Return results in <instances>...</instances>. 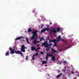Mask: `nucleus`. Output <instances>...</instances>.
Masks as SVG:
<instances>
[{"mask_svg":"<svg viewBox=\"0 0 79 79\" xmlns=\"http://www.w3.org/2000/svg\"><path fill=\"white\" fill-rule=\"evenodd\" d=\"M52 57V58L51 59V61H53V62H54L55 61V56H53L52 55V56H51Z\"/></svg>","mask_w":79,"mask_h":79,"instance_id":"nucleus-8","label":"nucleus"},{"mask_svg":"<svg viewBox=\"0 0 79 79\" xmlns=\"http://www.w3.org/2000/svg\"><path fill=\"white\" fill-rule=\"evenodd\" d=\"M45 31H48L49 29L48 28H45Z\"/></svg>","mask_w":79,"mask_h":79,"instance_id":"nucleus-25","label":"nucleus"},{"mask_svg":"<svg viewBox=\"0 0 79 79\" xmlns=\"http://www.w3.org/2000/svg\"><path fill=\"white\" fill-rule=\"evenodd\" d=\"M28 59V56H27L26 57V58H25L26 60H27Z\"/></svg>","mask_w":79,"mask_h":79,"instance_id":"nucleus-31","label":"nucleus"},{"mask_svg":"<svg viewBox=\"0 0 79 79\" xmlns=\"http://www.w3.org/2000/svg\"><path fill=\"white\" fill-rule=\"evenodd\" d=\"M35 54H34V55H33V57H34V58H35Z\"/></svg>","mask_w":79,"mask_h":79,"instance_id":"nucleus-36","label":"nucleus"},{"mask_svg":"<svg viewBox=\"0 0 79 79\" xmlns=\"http://www.w3.org/2000/svg\"><path fill=\"white\" fill-rule=\"evenodd\" d=\"M51 36H52V35H51Z\"/></svg>","mask_w":79,"mask_h":79,"instance_id":"nucleus-48","label":"nucleus"},{"mask_svg":"<svg viewBox=\"0 0 79 79\" xmlns=\"http://www.w3.org/2000/svg\"><path fill=\"white\" fill-rule=\"evenodd\" d=\"M49 40V44H50V43H52V42H55V39H52V40Z\"/></svg>","mask_w":79,"mask_h":79,"instance_id":"nucleus-9","label":"nucleus"},{"mask_svg":"<svg viewBox=\"0 0 79 79\" xmlns=\"http://www.w3.org/2000/svg\"><path fill=\"white\" fill-rule=\"evenodd\" d=\"M40 54H42V55H44V53L43 52H41L40 53Z\"/></svg>","mask_w":79,"mask_h":79,"instance_id":"nucleus-32","label":"nucleus"},{"mask_svg":"<svg viewBox=\"0 0 79 79\" xmlns=\"http://www.w3.org/2000/svg\"><path fill=\"white\" fill-rule=\"evenodd\" d=\"M37 32H38L37 30H35L33 31V35L31 38V40H33V39L35 40L33 41V44L35 45L37 44H39L40 42L39 41H36L37 40V37H38V36L36 35Z\"/></svg>","mask_w":79,"mask_h":79,"instance_id":"nucleus-1","label":"nucleus"},{"mask_svg":"<svg viewBox=\"0 0 79 79\" xmlns=\"http://www.w3.org/2000/svg\"><path fill=\"white\" fill-rule=\"evenodd\" d=\"M9 55V52H7L6 53V56H8Z\"/></svg>","mask_w":79,"mask_h":79,"instance_id":"nucleus-24","label":"nucleus"},{"mask_svg":"<svg viewBox=\"0 0 79 79\" xmlns=\"http://www.w3.org/2000/svg\"><path fill=\"white\" fill-rule=\"evenodd\" d=\"M68 43L67 41H66L65 44L63 46L62 48V50H64V49H66V48H68Z\"/></svg>","mask_w":79,"mask_h":79,"instance_id":"nucleus-3","label":"nucleus"},{"mask_svg":"<svg viewBox=\"0 0 79 79\" xmlns=\"http://www.w3.org/2000/svg\"><path fill=\"white\" fill-rule=\"evenodd\" d=\"M71 74V73H69V72L68 73H67V76H70V75Z\"/></svg>","mask_w":79,"mask_h":79,"instance_id":"nucleus-29","label":"nucleus"},{"mask_svg":"<svg viewBox=\"0 0 79 79\" xmlns=\"http://www.w3.org/2000/svg\"><path fill=\"white\" fill-rule=\"evenodd\" d=\"M48 56H53V54H47V56H46V60H48Z\"/></svg>","mask_w":79,"mask_h":79,"instance_id":"nucleus-5","label":"nucleus"},{"mask_svg":"<svg viewBox=\"0 0 79 79\" xmlns=\"http://www.w3.org/2000/svg\"><path fill=\"white\" fill-rule=\"evenodd\" d=\"M15 52V53L16 54H20V55H22L23 54V53L21 52V51H16V50H14Z\"/></svg>","mask_w":79,"mask_h":79,"instance_id":"nucleus-7","label":"nucleus"},{"mask_svg":"<svg viewBox=\"0 0 79 79\" xmlns=\"http://www.w3.org/2000/svg\"><path fill=\"white\" fill-rule=\"evenodd\" d=\"M56 28H52L50 31V33L52 34V33H56Z\"/></svg>","mask_w":79,"mask_h":79,"instance_id":"nucleus-2","label":"nucleus"},{"mask_svg":"<svg viewBox=\"0 0 79 79\" xmlns=\"http://www.w3.org/2000/svg\"><path fill=\"white\" fill-rule=\"evenodd\" d=\"M64 68H65V69H66V67H64Z\"/></svg>","mask_w":79,"mask_h":79,"instance_id":"nucleus-47","label":"nucleus"},{"mask_svg":"<svg viewBox=\"0 0 79 79\" xmlns=\"http://www.w3.org/2000/svg\"><path fill=\"white\" fill-rule=\"evenodd\" d=\"M38 54H39V53L37 52L35 54V56H37V55H38Z\"/></svg>","mask_w":79,"mask_h":79,"instance_id":"nucleus-28","label":"nucleus"},{"mask_svg":"<svg viewBox=\"0 0 79 79\" xmlns=\"http://www.w3.org/2000/svg\"><path fill=\"white\" fill-rule=\"evenodd\" d=\"M46 51L48 52V51H49L50 50V46H46Z\"/></svg>","mask_w":79,"mask_h":79,"instance_id":"nucleus-10","label":"nucleus"},{"mask_svg":"<svg viewBox=\"0 0 79 79\" xmlns=\"http://www.w3.org/2000/svg\"><path fill=\"white\" fill-rule=\"evenodd\" d=\"M47 38H48V40H49V39H50V38H49V36H47Z\"/></svg>","mask_w":79,"mask_h":79,"instance_id":"nucleus-39","label":"nucleus"},{"mask_svg":"<svg viewBox=\"0 0 79 79\" xmlns=\"http://www.w3.org/2000/svg\"><path fill=\"white\" fill-rule=\"evenodd\" d=\"M39 49H40V48H38L37 49V50H39Z\"/></svg>","mask_w":79,"mask_h":79,"instance_id":"nucleus-38","label":"nucleus"},{"mask_svg":"<svg viewBox=\"0 0 79 79\" xmlns=\"http://www.w3.org/2000/svg\"><path fill=\"white\" fill-rule=\"evenodd\" d=\"M10 53L11 54H14V53H15V51H14V50L11 47L10 48Z\"/></svg>","mask_w":79,"mask_h":79,"instance_id":"nucleus-6","label":"nucleus"},{"mask_svg":"<svg viewBox=\"0 0 79 79\" xmlns=\"http://www.w3.org/2000/svg\"><path fill=\"white\" fill-rule=\"evenodd\" d=\"M71 73L72 74H74V72H73L72 71V72H71Z\"/></svg>","mask_w":79,"mask_h":79,"instance_id":"nucleus-40","label":"nucleus"},{"mask_svg":"<svg viewBox=\"0 0 79 79\" xmlns=\"http://www.w3.org/2000/svg\"><path fill=\"white\" fill-rule=\"evenodd\" d=\"M61 40V35H60L57 38V42H60Z\"/></svg>","mask_w":79,"mask_h":79,"instance_id":"nucleus-11","label":"nucleus"},{"mask_svg":"<svg viewBox=\"0 0 79 79\" xmlns=\"http://www.w3.org/2000/svg\"><path fill=\"white\" fill-rule=\"evenodd\" d=\"M65 69H64L63 70V72H64L65 71Z\"/></svg>","mask_w":79,"mask_h":79,"instance_id":"nucleus-45","label":"nucleus"},{"mask_svg":"<svg viewBox=\"0 0 79 79\" xmlns=\"http://www.w3.org/2000/svg\"><path fill=\"white\" fill-rule=\"evenodd\" d=\"M40 45H37V47H39V46H40Z\"/></svg>","mask_w":79,"mask_h":79,"instance_id":"nucleus-43","label":"nucleus"},{"mask_svg":"<svg viewBox=\"0 0 79 79\" xmlns=\"http://www.w3.org/2000/svg\"><path fill=\"white\" fill-rule=\"evenodd\" d=\"M53 45V44H49V46L50 47H51L50 46H52Z\"/></svg>","mask_w":79,"mask_h":79,"instance_id":"nucleus-26","label":"nucleus"},{"mask_svg":"<svg viewBox=\"0 0 79 79\" xmlns=\"http://www.w3.org/2000/svg\"><path fill=\"white\" fill-rule=\"evenodd\" d=\"M44 39H45L44 37H42V38H40V41H43V40H44Z\"/></svg>","mask_w":79,"mask_h":79,"instance_id":"nucleus-23","label":"nucleus"},{"mask_svg":"<svg viewBox=\"0 0 79 79\" xmlns=\"http://www.w3.org/2000/svg\"><path fill=\"white\" fill-rule=\"evenodd\" d=\"M47 27H48V26H47Z\"/></svg>","mask_w":79,"mask_h":79,"instance_id":"nucleus-50","label":"nucleus"},{"mask_svg":"<svg viewBox=\"0 0 79 79\" xmlns=\"http://www.w3.org/2000/svg\"><path fill=\"white\" fill-rule=\"evenodd\" d=\"M26 41L27 43V44H30V42H29V41L28 40V38H26Z\"/></svg>","mask_w":79,"mask_h":79,"instance_id":"nucleus-19","label":"nucleus"},{"mask_svg":"<svg viewBox=\"0 0 79 79\" xmlns=\"http://www.w3.org/2000/svg\"><path fill=\"white\" fill-rule=\"evenodd\" d=\"M56 32H60V27H58L56 29Z\"/></svg>","mask_w":79,"mask_h":79,"instance_id":"nucleus-22","label":"nucleus"},{"mask_svg":"<svg viewBox=\"0 0 79 79\" xmlns=\"http://www.w3.org/2000/svg\"><path fill=\"white\" fill-rule=\"evenodd\" d=\"M62 74H63L62 73H60L58 75V76H56L57 78H59L60 77H61V76H62Z\"/></svg>","mask_w":79,"mask_h":79,"instance_id":"nucleus-13","label":"nucleus"},{"mask_svg":"<svg viewBox=\"0 0 79 79\" xmlns=\"http://www.w3.org/2000/svg\"><path fill=\"white\" fill-rule=\"evenodd\" d=\"M59 72H60V71L59 70Z\"/></svg>","mask_w":79,"mask_h":79,"instance_id":"nucleus-49","label":"nucleus"},{"mask_svg":"<svg viewBox=\"0 0 79 79\" xmlns=\"http://www.w3.org/2000/svg\"><path fill=\"white\" fill-rule=\"evenodd\" d=\"M47 42H48V41H45V42H44L42 44V47H43V46H44V45H45L46 44V43H48Z\"/></svg>","mask_w":79,"mask_h":79,"instance_id":"nucleus-15","label":"nucleus"},{"mask_svg":"<svg viewBox=\"0 0 79 79\" xmlns=\"http://www.w3.org/2000/svg\"><path fill=\"white\" fill-rule=\"evenodd\" d=\"M59 64H61V62L59 61Z\"/></svg>","mask_w":79,"mask_h":79,"instance_id":"nucleus-37","label":"nucleus"},{"mask_svg":"<svg viewBox=\"0 0 79 79\" xmlns=\"http://www.w3.org/2000/svg\"><path fill=\"white\" fill-rule=\"evenodd\" d=\"M45 28H44L41 31V33H42V32H45Z\"/></svg>","mask_w":79,"mask_h":79,"instance_id":"nucleus-21","label":"nucleus"},{"mask_svg":"<svg viewBox=\"0 0 79 79\" xmlns=\"http://www.w3.org/2000/svg\"><path fill=\"white\" fill-rule=\"evenodd\" d=\"M42 62H43V64H47V61H42Z\"/></svg>","mask_w":79,"mask_h":79,"instance_id":"nucleus-20","label":"nucleus"},{"mask_svg":"<svg viewBox=\"0 0 79 79\" xmlns=\"http://www.w3.org/2000/svg\"><path fill=\"white\" fill-rule=\"evenodd\" d=\"M77 79V78H76V77L75 78H74L73 79Z\"/></svg>","mask_w":79,"mask_h":79,"instance_id":"nucleus-46","label":"nucleus"},{"mask_svg":"<svg viewBox=\"0 0 79 79\" xmlns=\"http://www.w3.org/2000/svg\"><path fill=\"white\" fill-rule=\"evenodd\" d=\"M57 44H56V42L55 41L54 42V46H56Z\"/></svg>","mask_w":79,"mask_h":79,"instance_id":"nucleus-27","label":"nucleus"},{"mask_svg":"<svg viewBox=\"0 0 79 79\" xmlns=\"http://www.w3.org/2000/svg\"><path fill=\"white\" fill-rule=\"evenodd\" d=\"M30 48H31V51H34V50H35V49L34 47H30Z\"/></svg>","mask_w":79,"mask_h":79,"instance_id":"nucleus-16","label":"nucleus"},{"mask_svg":"<svg viewBox=\"0 0 79 79\" xmlns=\"http://www.w3.org/2000/svg\"><path fill=\"white\" fill-rule=\"evenodd\" d=\"M21 39H24V37L21 36L15 39V40H20Z\"/></svg>","mask_w":79,"mask_h":79,"instance_id":"nucleus-12","label":"nucleus"},{"mask_svg":"<svg viewBox=\"0 0 79 79\" xmlns=\"http://www.w3.org/2000/svg\"><path fill=\"white\" fill-rule=\"evenodd\" d=\"M25 46L24 45H23L21 48L20 50L22 52H25Z\"/></svg>","mask_w":79,"mask_h":79,"instance_id":"nucleus-4","label":"nucleus"},{"mask_svg":"<svg viewBox=\"0 0 79 79\" xmlns=\"http://www.w3.org/2000/svg\"><path fill=\"white\" fill-rule=\"evenodd\" d=\"M63 62L64 63H65V64H66V63H67V62H66V61H64Z\"/></svg>","mask_w":79,"mask_h":79,"instance_id":"nucleus-33","label":"nucleus"},{"mask_svg":"<svg viewBox=\"0 0 79 79\" xmlns=\"http://www.w3.org/2000/svg\"><path fill=\"white\" fill-rule=\"evenodd\" d=\"M22 56H23V57H24V56H23V55H21Z\"/></svg>","mask_w":79,"mask_h":79,"instance_id":"nucleus-44","label":"nucleus"},{"mask_svg":"<svg viewBox=\"0 0 79 79\" xmlns=\"http://www.w3.org/2000/svg\"><path fill=\"white\" fill-rule=\"evenodd\" d=\"M35 51L36 52H37V49H35Z\"/></svg>","mask_w":79,"mask_h":79,"instance_id":"nucleus-41","label":"nucleus"},{"mask_svg":"<svg viewBox=\"0 0 79 79\" xmlns=\"http://www.w3.org/2000/svg\"><path fill=\"white\" fill-rule=\"evenodd\" d=\"M57 60H58V58H57Z\"/></svg>","mask_w":79,"mask_h":79,"instance_id":"nucleus-51","label":"nucleus"},{"mask_svg":"<svg viewBox=\"0 0 79 79\" xmlns=\"http://www.w3.org/2000/svg\"><path fill=\"white\" fill-rule=\"evenodd\" d=\"M77 77H79V73L77 74Z\"/></svg>","mask_w":79,"mask_h":79,"instance_id":"nucleus-35","label":"nucleus"},{"mask_svg":"<svg viewBox=\"0 0 79 79\" xmlns=\"http://www.w3.org/2000/svg\"><path fill=\"white\" fill-rule=\"evenodd\" d=\"M35 57H33L31 60H35Z\"/></svg>","mask_w":79,"mask_h":79,"instance_id":"nucleus-30","label":"nucleus"},{"mask_svg":"<svg viewBox=\"0 0 79 79\" xmlns=\"http://www.w3.org/2000/svg\"><path fill=\"white\" fill-rule=\"evenodd\" d=\"M44 24L41 25V26H42L41 28H42V27H44Z\"/></svg>","mask_w":79,"mask_h":79,"instance_id":"nucleus-34","label":"nucleus"},{"mask_svg":"<svg viewBox=\"0 0 79 79\" xmlns=\"http://www.w3.org/2000/svg\"><path fill=\"white\" fill-rule=\"evenodd\" d=\"M28 32H32V28H28Z\"/></svg>","mask_w":79,"mask_h":79,"instance_id":"nucleus-17","label":"nucleus"},{"mask_svg":"<svg viewBox=\"0 0 79 79\" xmlns=\"http://www.w3.org/2000/svg\"><path fill=\"white\" fill-rule=\"evenodd\" d=\"M62 41L63 42H64V39H62Z\"/></svg>","mask_w":79,"mask_h":79,"instance_id":"nucleus-42","label":"nucleus"},{"mask_svg":"<svg viewBox=\"0 0 79 79\" xmlns=\"http://www.w3.org/2000/svg\"><path fill=\"white\" fill-rule=\"evenodd\" d=\"M51 50L52 52H54V53H56V52H57V51L55 50L54 49L52 48H51Z\"/></svg>","mask_w":79,"mask_h":79,"instance_id":"nucleus-14","label":"nucleus"},{"mask_svg":"<svg viewBox=\"0 0 79 79\" xmlns=\"http://www.w3.org/2000/svg\"><path fill=\"white\" fill-rule=\"evenodd\" d=\"M44 45H45L44 48H45V47H46L49 46V44H48V43H46Z\"/></svg>","mask_w":79,"mask_h":79,"instance_id":"nucleus-18","label":"nucleus"}]
</instances>
